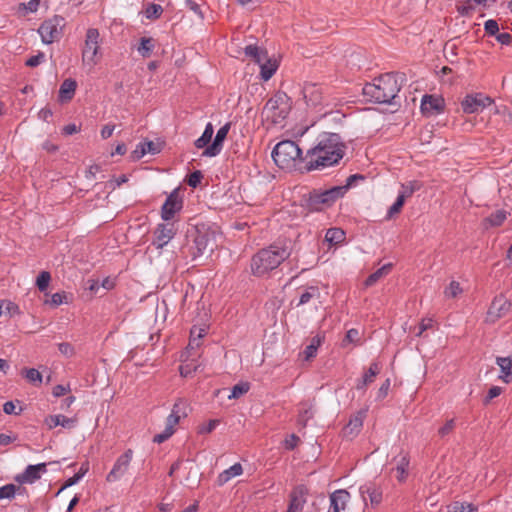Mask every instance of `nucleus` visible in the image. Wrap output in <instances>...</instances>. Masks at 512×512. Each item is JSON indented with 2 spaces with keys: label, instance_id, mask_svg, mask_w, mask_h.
<instances>
[{
  "label": "nucleus",
  "instance_id": "1",
  "mask_svg": "<svg viewBox=\"0 0 512 512\" xmlns=\"http://www.w3.org/2000/svg\"><path fill=\"white\" fill-rule=\"evenodd\" d=\"M345 151L346 145L338 133L322 132L318 135L315 146L306 152L305 169L310 172L336 166L344 157Z\"/></svg>",
  "mask_w": 512,
  "mask_h": 512
},
{
  "label": "nucleus",
  "instance_id": "2",
  "mask_svg": "<svg viewBox=\"0 0 512 512\" xmlns=\"http://www.w3.org/2000/svg\"><path fill=\"white\" fill-rule=\"evenodd\" d=\"M290 242L277 241L267 248L260 249L251 258V273L256 277L269 275L271 271L279 267L291 255Z\"/></svg>",
  "mask_w": 512,
  "mask_h": 512
},
{
  "label": "nucleus",
  "instance_id": "3",
  "mask_svg": "<svg viewBox=\"0 0 512 512\" xmlns=\"http://www.w3.org/2000/svg\"><path fill=\"white\" fill-rule=\"evenodd\" d=\"M405 80L403 73H385L375 78L372 83H366L363 94L370 101L379 104H392L397 97L402 83Z\"/></svg>",
  "mask_w": 512,
  "mask_h": 512
},
{
  "label": "nucleus",
  "instance_id": "4",
  "mask_svg": "<svg viewBox=\"0 0 512 512\" xmlns=\"http://www.w3.org/2000/svg\"><path fill=\"white\" fill-rule=\"evenodd\" d=\"M216 237L217 234L214 230L205 226L196 227L193 232L188 234L184 249H187L192 259L195 260L206 252H213L217 247Z\"/></svg>",
  "mask_w": 512,
  "mask_h": 512
},
{
  "label": "nucleus",
  "instance_id": "5",
  "mask_svg": "<svg viewBox=\"0 0 512 512\" xmlns=\"http://www.w3.org/2000/svg\"><path fill=\"white\" fill-rule=\"evenodd\" d=\"M272 158L275 164L281 169H292L298 163L305 162V156H302V150L298 144L292 140H284L276 144L272 151Z\"/></svg>",
  "mask_w": 512,
  "mask_h": 512
},
{
  "label": "nucleus",
  "instance_id": "6",
  "mask_svg": "<svg viewBox=\"0 0 512 512\" xmlns=\"http://www.w3.org/2000/svg\"><path fill=\"white\" fill-rule=\"evenodd\" d=\"M344 196V188L338 186L327 190H313L303 196L302 204L310 212L321 211L324 207L331 206L334 202Z\"/></svg>",
  "mask_w": 512,
  "mask_h": 512
},
{
  "label": "nucleus",
  "instance_id": "7",
  "mask_svg": "<svg viewBox=\"0 0 512 512\" xmlns=\"http://www.w3.org/2000/svg\"><path fill=\"white\" fill-rule=\"evenodd\" d=\"M292 108L291 98L283 91L276 92L265 104L263 114L275 125L281 124Z\"/></svg>",
  "mask_w": 512,
  "mask_h": 512
},
{
  "label": "nucleus",
  "instance_id": "8",
  "mask_svg": "<svg viewBox=\"0 0 512 512\" xmlns=\"http://www.w3.org/2000/svg\"><path fill=\"white\" fill-rule=\"evenodd\" d=\"M64 25V18L58 15L45 20L38 28V33L41 36L42 42L45 44H51L58 41L62 36Z\"/></svg>",
  "mask_w": 512,
  "mask_h": 512
},
{
  "label": "nucleus",
  "instance_id": "9",
  "mask_svg": "<svg viewBox=\"0 0 512 512\" xmlns=\"http://www.w3.org/2000/svg\"><path fill=\"white\" fill-rule=\"evenodd\" d=\"M100 34L98 29L89 28L86 32L85 45L82 50V61L91 67L98 63V52L100 49L99 45Z\"/></svg>",
  "mask_w": 512,
  "mask_h": 512
},
{
  "label": "nucleus",
  "instance_id": "10",
  "mask_svg": "<svg viewBox=\"0 0 512 512\" xmlns=\"http://www.w3.org/2000/svg\"><path fill=\"white\" fill-rule=\"evenodd\" d=\"M493 99L482 93L469 94L461 102L464 113L473 114L482 111L485 107L491 105Z\"/></svg>",
  "mask_w": 512,
  "mask_h": 512
},
{
  "label": "nucleus",
  "instance_id": "11",
  "mask_svg": "<svg viewBox=\"0 0 512 512\" xmlns=\"http://www.w3.org/2000/svg\"><path fill=\"white\" fill-rule=\"evenodd\" d=\"M47 466V463L28 465L22 473L15 475L14 480L19 485L34 484L36 481L41 479L44 474L47 473Z\"/></svg>",
  "mask_w": 512,
  "mask_h": 512
},
{
  "label": "nucleus",
  "instance_id": "12",
  "mask_svg": "<svg viewBox=\"0 0 512 512\" xmlns=\"http://www.w3.org/2000/svg\"><path fill=\"white\" fill-rule=\"evenodd\" d=\"M183 207V199L179 194V188L174 189L166 198L161 208V217L165 221L174 218L175 214L181 211Z\"/></svg>",
  "mask_w": 512,
  "mask_h": 512
},
{
  "label": "nucleus",
  "instance_id": "13",
  "mask_svg": "<svg viewBox=\"0 0 512 512\" xmlns=\"http://www.w3.org/2000/svg\"><path fill=\"white\" fill-rule=\"evenodd\" d=\"M445 101L443 97L425 94L422 97L420 110L421 113L426 117L435 116L444 112Z\"/></svg>",
  "mask_w": 512,
  "mask_h": 512
},
{
  "label": "nucleus",
  "instance_id": "14",
  "mask_svg": "<svg viewBox=\"0 0 512 512\" xmlns=\"http://www.w3.org/2000/svg\"><path fill=\"white\" fill-rule=\"evenodd\" d=\"M176 235V228L171 223H160L154 230V239L152 245L157 249H162Z\"/></svg>",
  "mask_w": 512,
  "mask_h": 512
},
{
  "label": "nucleus",
  "instance_id": "15",
  "mask_svg": "<svg viewBox=\"0 0 512 512\" xmlns=\"http://www.w3.org/2000/svg\"><path fill=\"white\" fill-rule=\"evenodd\" d=\"M510 308L511 302L505 297H495L488 309L486 321L490 323L496 322L498 319L505 316L510 311Z\"/></svg>",
  "mask_w": 512,
  "mask_h": 512
},
{
  "label": "nucleus",
  "instance_id": "16",
  "mask_svg": "<svg viewBox=\"0 0 512 512\" xmlns=\"http://www.w3.org/2000/svg\"><path fill=\"white\" fill-rule=\"evenodd\" d=\"M302 94L308 106L318 107L323 103V89L316 83H305L302 88Z\"/></svg>",
  "mask_w": 512,
  "mask_h": 512
},
{
  "label": "nucleus",
  "instance_id": "17",
  "mask_svg": "<svg viewBox=\"0 0 512 512\" xmlns=\"http://www.w3.org/2000/svg\"><path fill=\"white\" fill-rule=\"evenodd\" d=\"M131 459L132 450H127L117 459L112 470L108 473L106 480L108 482H115L120 479L127 471Z\"/></svg>",
  "mask_w": 512,
  "mask_h": 512
},
{
  "label": "nucleus",
  "instance_id": "18",
  "mask_svg": "<svg viewBox=\"0 0 512 512\" xmlns=\"http://www.w3.org/2000/svg\"><path fill=\"white\" fill-rule=\"evenodd\" d=\"M230 130V123H226L223 125L216 133V136L213 142L204 149L202 156L205 157H215L220 154L223 148V142L227 137V134Z\"/></svg>",
  "mask_w": 512,
  "mask_h": 512
},
{
  "label": "nucleus",
  "instance_id": "19",
  "mask_svg": "<svg viewBox=\"0 0 512 512\" xmlns=\"http://www.w3.org/2000/svg\"><path fill=\"white\" fill-rule=\"evenodd\" d=\"M393 470L396 471V478L399 482H404L408 476L410 456L408 451L400 450L393 459Z\"/></svg>",
  "mask_w": 512,
  "mask_h": 512
},
{
  "label": "nucleus",
  "instance_id": "20",
  "mask_svg": "<svg viewBox=\"0 0 512 512\" xmlns=\"http://www.w3.org/2000/svg\"><path fill=\"white\" fill-rule=\"evenodd\" d=\"M350 501V494L344 489H338L330 495L329 512H345Z\"/></svg>",
  "mask_w": 512,
  "mask_h": 512
},
{
  "label": "nucleus",
  "instance_id": "21",
  "mask_svg": "<svg viewBox=\"0 0 512 512\" xmlns=\"http://www.w3.org/2000/svg\"><path fill=\"white\" fill-rule=\"evenodd\" d=\"M306 490L303 486H298L290 493V500L287 507L288 512H302L306 504Z\"/></svg>",
  "mask_w": 512,
  "mask_h": 512
},
{
  "label": "nucleus",
  "instance_id": "22",
  "mask_svg": "<svg viewBox=\"0 0 512 512\" xmlns=\"http://www.w3.org/2000/svg\"><path fill=\"white\" fill-rule=\"evenodd\" d=\"M359 492L363 500L369 498L372 505H378L382 501V491L373 483L361 485Z\"/></svg>",
  "mask_w": 512,
  "mask_h": 512
},
{
  "label": "nucleus",
  "instance_id": "23",
  "mask_svg": "<svg viewBox=\"0 0 512 512\" xmlns=\"http://www.w3.org/2000/svg\"><path fill=\"white\" fill-rule=\"evenodd\" d=\"M496 364L499 366L501 374L499 378L509 384L512 382V358L510 357H497Z\"/></svg>",
  "mask_w": 512,
  "mask_h": 512
},
{
  "label": "nucleus",
  "instance_id": "24",
  "mask_svg": "<svg viewBox=\"0 0 512 512\" xmlns=\"http://www.w3.org/2000/svg\"><path fill=\"white\" fill-rule=\"evenodd\" d=\"M147 153L155 154L157 153V149L155 143L153 141H143L140 142L136 148L131 152V159L133 161H138L142 157H144Z\"/></svg>",
  "mask_w": 512,
  "mask_h": 512
},
{
  "label": "nucleus",
  "instance_id": "25",
  "mask_svg": "<svg viewBox=\"0 0 512 512\" xmlns=\"http://www.w3.org/2000/svg\"><path fill=\"white\" fill-rule=\"evenodd\" d=\"M46 423L49 426V428H55L57 426H62L64 428L71 429L75 426L76 420L73 418H68L62 414L58 415H50L46 419Z\"/></svg>",
  "mask_w": 512,
  "mask_h": 512
},
{
  "label": "nucleus",
  "instance_id": "26",
  "mask_svg": "<svg viewBox=\"0 0 512 512\" xmlns=\"http://www.w3.org/2000/svg\"><path fill=\"white\" fill-rule=\"evenodd\" d=\"M380 369H381V367H380L379 363H377V362L371 363L368 370L364 373L362 379L356 385V388L358 390L365 389V387L368 384H370L374 381L375 377L379 374Z\"/></svg>",
  "mask_w": 512,
  "mask_h": 512
},
{
  "label": "nucleus",
  "instance_id": "27",
  "mask_svg": "<svg viewBox=\"0 0 512 512\" xmlns=\"http://www.w3.org/2000/svg\"><path fill=\"white\" fill-rule=\"evenodd\" d=\"M260 65V75L264 81H268L277 71L278 64L276 60L268 58L266 54V59L261 62Z\"/></svg>",
  "mask_w": 512,
  "mask_h": 512
},
{
  "label": "nucleus",
  "instance_id": "28",
  "mask_svg": "<svg viewBox=\"0 0 512 512\" xmlns=\"http://www.w3.org/2000/svg\"><path fill=\"white\" fill-rule=\"evenodd\" d=\"M77 83L75 80L68 78L65 79L59 89V97L62 101H69L74 97Z\"/></svg>",
  "mask_w": 512,
  "mask_h": 512
},
{
  "label": "nucleus",
  "instance_id": "29",
  "mask_svg": "<svg viewBox=\"0 0 512 512\" xmlns=\"http://www.w3.org/2000/svg\"><path fill=\"white\" fill-rule=\"evenodd\" d=\"M242 472L243 469L241 464L235 463L234 465L230 466L228 469H225L223 472L219 474L217 482L219 485H224L234 477L241 475Z\"/></svg>",
  "mask_w": 512,
  "mask_h": 512
},
{
  "label": "nucleus",
  "instance_id": "30",
  "mask_svg": "<svg viewBox=\"0 0 512 512\" xmlns=\"http://www.w3.org/2000/svg\"><path fill=\"white\" fill-rule=\"evenodd\" d=\"M323 341H324V335L317 334L314 337H312L310 344L307 345L305 350L303 351L304 359L306 361H309L310 359H312L316 356L317 350L321 346Z\"/></svg>",
  "mask_w": 512,
  "mask_h": 512
},
{
  "label": "nucleus",
  "instance_id": "31",
  "mask_svg": "<svg viewBox=\"0 0 512 512\" xmlns=\"http://www.w3.org/2000/svg\"><path fill=\"white\" fill-rule=\"evenodd\" d=\"M213 133H214L213 125H212V123L209 122V123H207L202 135L198 139L195 140V142H194L195 147L198 149H203V148L206 149V147L209 146L208 144L210 143V141L212 139Z\"/></svg>",
  "mask_w": 512,
  "mask_h": 512
},
{
  "label": "nucleus",
  "instance_id": "32",
  "mask_svg": "<svg viewBox=\"0 0 512 512\" xmlns=\"http://www.w3.org/2000/svg\"><path fill=\"white\" fill-rule=\"evenodd\" d=\"M345 240V232L341 228H330L326 231L325 241L330 245L341 244Z\"/></svg>",
  "mask_w": 512,
  "mask_h": 512
},
{
  "label": "nucleus",
  "instance_id": "33",
  "mask_svg": "<svg viewBox=\"0 0 512 512\" xmlns=\"http://www.w3.org/2000/svg\"><path fill=\"white\" fill-rule=\"evenodd\" d=\"M155 48V41L153 38L142 37L140 44L137 48L139 54L143 58H149Z\"/></svg>",
  "mask_w": 512,
  "mask_h": 512
},
{
  "label": "nucleus",
  "instance_id": "34",
  "mask_svg": "<svg viewBox=\"0 0 512 512\" xmlns=\"http://www.w3.org/2000/svg\"><path fill=\"white\" fill-rule=\"evenodd\" d=\"M507 218V212L503 209L491 213L484 219L485 224L491 227L501 226Z\"/></svg>",
  "mask_w": 512,
  "mask_h": 512
},
{
  "label": "nucleus",
  "instance_id": "35",
  "mask_svg": "<svg viewBox=\"0 0 512 512\" xmlns=\"http://www.w3.org/2000/svg\"><path fill=\"white\" fill-rule=\"evenodd\" d=\"M320 297V290L317 286H310L300 294L297 306L309 303L314 298Z\"/></svg>",
  "mask_w": 512,
  "mask_h": 512
},
{
  "label": "nucleus",
  "instance_id": "36",
  "mask_svg": "<svg viewBox=\"0 0 512 512\" xmlns=\"http://www.w3.org/2000/svg\"><path fill=\"white\" fill-rule=\"evenodd\" d=\"M447 512H478V507L472 503L454 501L447 506Z\"/></svg>",
  "mask_w": 512,
  "mask_h": 512
},
{
  "label": "nucleus",
  "instance_id": "37",
  "mask_svg": "<svg viewBox=\"0 0 512 512\" xmlns=\"http://www.w3.org/2000/svg\"><path fill=\"white\" fill-rule=\"evenodd\" d=\"M21 375L26 378V380L35 385V386H39L41 385L42 383V375L41 373L35 369V368H24L22 371H21Z\"/></svg>",
  "mask_w": 512,
  "mask_h": 512
},
{
  "label": "nucleus",
  "instance_id": "38",
  "mask_svg": "<svg viewBox=\"0 0 512 512\" xmlns=\"http://www.w3.org/2000/svg\"><path fill=\"white\" fill-rule=\"evenodd\" d=\"M244 52L246 56L253 58L257 64H261L266 59L267 52L260 50L256 45H248L245 47Z\"/></svg>",
  "mask_w": 512,
  "mask_h": 512
},
{
  "label": "nucleus",
  "instance_id": "39",
  "mask_svg": "<svg viewBox=\"0 0 512 512\" xmlns=\"http://www.w3.org/2000/svg\"><path fill=\"white\" fill-rule=\"evenodd\" d=\"M391 264H387L382 266L381 268L377 269L375 272L370 274L367 279L365 280L366 286H372L374 285L380 278H382L384 275H386L391 270Z\"/></svg>",
  "mask_w": 512,
  "mask_h": 512
},
{
  "label": "nucleus",
  "instance_id": "40",
  "mask_svg": "<svg viewBox=\"0 0 512 512\" xmlns=\"http://www.w3.org/2000/svg\"><path fill=\"white\" fill-rule=\"evenodd\" d=\"M421 186L422 185L419 181H410L401 185V189L398 194L403 195V198L406 200L411 197L414 192L418 191Z\"/></svg>",
  "mask_w": 512,
  "mask_h": 512
},
{
  "label": "nucleus",
  "instance_id": "41",
  "mask_svg": "<svg viewBox=\"0 0 512 512\" xmlns=\"http://www.w3.org/2000/svg\"><path fill=\"white\" fill-rule=\"evenodd\" d=\"M162 13H163L162 6L159 4H155V3L147 4L145 11H144L146 18L150 19V20H155V19L160 18Z\"/></svg>",
  "mask_w": 512,
  "mask_h": 512
},
{
  "label": "nucleus",
  "instance_id": "42",
  "mask_svg": "<svg viewBox=\"0 0 512 512\" xmlns=\"http://www.w3.org/2000/svg\"><path fill=\"white\" fill-rule=\"evenodd\" d=\"M364 416L365 412H359L357 415L351 418L349 420V423L345 427V431L349 430V433H352L353 431H358L363 425Z\"/></svg>",
  "mask_w": 512,
  "mask_h": 512
},
{
  "label": "nucleus",
  "instance_id": "43",
  "mask_svg": "<svg viewBox=\"0 0 512 512\" xmlns=\"http://www.w3.org/2000/svg\"><path fill=\"white\" fill-rule=\"evenodd\" d=\"M250 389L248 382H241L233 386L231 394L228 396L229 399H238L242 395L246 394Z\"/></svg>",
  "mask_w": 512,
  "mask_h": 512
},
{
  "label": "nucleus",
  "instance_id": "44",
  "mask_svg": "<svg viewBox=\"0 0 512 512\" xmlns=\"http://www.w3.org/2000/svg\"><path fill=\"white\" fill-rule=\"evenodd\" d=\"M21 488L15 484H6L0 487V499H12Z\"/></svg>",
  "mask_w": 512,
  "mask_h": 512
},
{
  "label": "nucleus",
  "instance_id": "45",
  "mask_svg": "<svg viewBox=\"0 0 512 512\" xmlns=\"http://www.w3.org/2000/svg\"><path fill=\"white\" fill-rule=\"evenodd\" d=\"M51 281V274L48 271H42L39 273L36 279V286L39 291L44 292L47 290Z\"/></svg>",
  "mask_w": 512,
  "mask_h": 512
},
{
  "label": "nucleus",
  "instance_id": "46",
  "mask_svg": "<svg viewBox=\"0 0 512 512\" xmlns=\"http://www.w3.org/2000/svg\"><path fill=\"white\" fill-rule=\"evenodd\" d=\"M171 415L177 416V418L180 420L182 417L187 416V404L184 400L179 399L175 404L173 405L172 411L170 413Z\"/></svg>",
  "mask_w": 512,
  "mask_h": 512
},
{
  "label": "nucleus",
  "instance_id": "47",
  "mask_svg": "<svg viewBox=\"0 0 512 512\" xmlns=\"http://www.w3.org/2000/svg\"><path fill=\"white\" fill-rule=\"evenodd\" d=\"M171 415L177 416V418L180 420L182 417L187 416V404L184 400L179 399L175 404L173 405L172 411L170 413Z\"/></svg>",
  "mask_w": 512,
  "mask_h": 512
},
{
  "label": "nucleus",
  "instance_id": "48",
  "mask_svg": "<svg viewBox=\"0 0 512 512\" xmlns=\"http://www.w3.org/2000/svg\"><path fill=\"white\" fill-rule=\"evenodd\" d=\"M463 292L460 287V283L457 281H451L450 284L445 288L444 295L447 298H456Z\"/></svg>",
  "mask_w": 512,
  "mask_h": 512
},
{
  "label": "nucleus",
  "instance_id": "49",
  "mask_svg": "<svg viewBox=\"0 0 512 512\" xmlns=\"http://www.w3.org/2000/svg\"><path fill=\"white\" fill-rule=\"evenodd\" d=\"M455 427H456V420H455V418H451V419L447 420L438 429L439 437L444 438V437L450 435L453 432V430L455 429Z\"/></svg>",
  "mask_w": 512,
  "mask_h": 512
},
{
  "label": "nucleus",
  "instance_id": "50",
  "mask_svg": "<svg viewBox=\"0 0 512 512\" xmlns=\"http://www.w3.org/2000/svg\"><path fill=\"white\" fill-rule=\"evenodd\" d=\"M405 199L403 198V195H399L397 196V199L396 201L393 203V205L388 209V212H387V219H390L392 218L394 215L400 213V211L402 210V207L404 206V203H405Z\"/></svg>",
  "mask_w": 512,
  "mask_h": 512
},
{
  "label": "nucleus",
  "instance_id": "51",
  "mask_svg": "<svg viewBox=\"0 0 512 512\" xmlns=\"http://www.w3.org/2000/svg\"><path fill=\"white\" fill-rule=\"evenodd\" d=\"M202 179L203 173L200 170H195L187 176L185 181L190 187L197 188L200 185Z\"/></svg>",
  "mask_w": 512,
  "mask_h": 512
},
{
  "label": "nucleus",
  "instance_id": "52",
  "mask_svg": "<svg viewBox=\"0 0 512 512\" xmlns=\"http://www.w3.org/2000/svg\"><path fill=\"white\" fill-rule=\"evenodd\" d=\"M485 32L490 36H496L499 33V25L496 20L489 19L484 24Z\"/></svg>",
  "mask_w": 512,
  "mask_h": 512
},
{
  "label": "nucleus",
  "instance_id": "53",
  "mask_svg": "<svg viewBox=\"0 0 512 512\" xmlns=\"http://www.w3.org/2000/svg\"><path fill=\"white\" fill-rule=\"evenodd\" d=\"M66 300V293L64 291L62 292H56L52 294L51 299L49 301H46L45 303L51 305L52 307H58L64 301Z\"/></svg>",
  "mask_w": 512,
  "mask_h": 512
},
{
  "label": "nucleus",
  "instance_id": "54",
  "mask_svg": "<svg viewBox=\"0 0 512 512\" xmlns=\"http://www.w3.org/2000/svg\"><path fill=\"white\" fill-rule=\"evenodd\" d=\"M358 180H365V176L362 175V174H353V175H350L347 180H346V184L343 185V186H338L339 188H344V194L349 190V188H351L352 186L355 185L356 181Z\"/></svg>",
  "mask_w": 512,
  "mask_h": 512
},
{
  "label": "nucleus",
  "instance_id": "55",
  "mask_svg": "<svg viewBox=\"0 0 512 512\" xmlns=\"http://www.w3.org/2000/svg\"><path fill=\"white\" fill-rule=\"evenodd\" d=\"M313 417V412L311 408H305L300 410L298 415V423L302 426H305L309 419Z\"/></svg>",
  "mask_w": 512,
  "mask_h": 512
},
{
  "label": "nucleus",
  "instance_id": "56",
  "mask_svg": "<svg viewBox=\"0 0 512 512\" xmlns=\"http://www.w3.org/2000/svg\"><path fill=\"white\" fill-rule=\"evenodd\" d=\"M434 325V321L431 318H426L421 321L418 327V331L416 332V336L420 337L422 334L428 330L432 329Z\"/></svg>",
  "mask_w": 512,
  "mask_h": 512
},
{
  "label": "nucleus",
  "instance_id": "57",
  "mask_svg": "<svg viewBox=\"0 0 512 512\" xmlns=\"http://www.w3.org/2000/svg\"><path fill=\"white\" fill-rule=\"evenodd\" d=\"M502 393V388L499 386H492L484 399V404H488L492 399L498 397Z\"/></svg>",
  "mask_w": 512,
  "mask_h": 512
},
{
  "label": "nucleus",
  "instance_id": "58",
  "mask_svg": "<svg viewBox=\"0 0 512 512\" xmlns=\"http://www.w3.org/2000/svg\"><path fill=\"white\" fill-rule=\"evenodd\" d=\"M359 340V331L357 329H350L347 331L346 336L343 340V345L346 343H354Z\"/></svg>",
  "mask_w": 512,
  "mask_h": 512
},
{
  "label": "nucleus",
  "instance_id": "59",
  "mask_svg": "<svg viewBox=\"0 0 512 512\" xmlns=\"http://www.w3.org/2000/svg\"><path fill=\"white\" fill-rule=\"evenodd\" d=\"M173 435L172 430H168L166 427L162 433L156 434L153 437V442L161 444Z\"/></svg>",
  "mask_w": 512,
  "mask_h": 512
},
{
  "label": "nucleus",
  "instance_id": "60",
  "mask_svg": "<svg viewBox=\"0 0 512 512\" xmlns=\"http://www.w3.org/2000/svg\"><path fill=\"white\" fill-rule=\"evenodd\" d=\"M44 58H45V55L44 53L42 52H39L37 55H34V56H31L29 59H27L26 61V65L28 67H36L38 66L41 62L44 61Z\"/></svg>",
  "mask_w": 512,
  "mask_h": 512
},
{
  "label": "nucleus",
  "instance_id": "61",
  "mask_svg": "<svg viewBox=\"0 0 512 512\" xmlns=\"http://www.w3.org/2000/svg\"><path fill=\"white\" fill-rule=\"evenodd\" d=\"M285 448H296L300 444V438L291 434L284 439Z\"/></svg>",
  "mask_w": 512,
  "mask_h": 512
},
{
  "label": "nucleus",
  "instance_id": "62",
  "mask_svg": "<svg viewBox=\"0 0 512 512\" xmlns=\"http://www.w3.org/2000/svg\"><path fill=\"white\" fill-rule=\"evenodd\" d=\"M495 38L502 45H509L512 43V35L508 32H499Z\"/></svg>",
  "mask_w": 512,
  "mask_h": 512
},
{
  "label": "nucleus",
  "instance_id": "63",
  "mask_svg": "<svg viewBox=\"0 0 512 512\" xmlns=\"http://www.w3.org/2000/svg\"><path fill=\"white\" fill-rule=\"evenodd\" d=\"M58 349L65 356H72L74 354L73 346L67 342L60 343Z\"/></svg>",
  "mask_w": 512,
  "mask_h": 512
},
{
  "label": "nucleus",
  "instance_id": "64",
  "mask_svg": "<svg viewBox=\"0 0 512 512\" xmlns=\"http://www.w3.org/2000/svg\"><path fill=\"white\" fill-rule=\"evenodd\" d=\"M40 0H30L27 4L21 3L20 7H23L27 12H36L38 10Z\"/></svg>",
  "mask_w": 512,
  "mask_h": 512
}]
</instances>
